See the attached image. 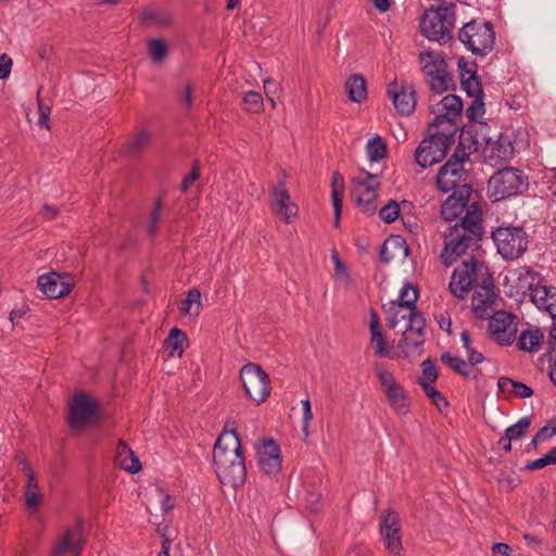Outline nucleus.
Instances as JSON below:
<instances>
[{
  "label": "nucleus",
  "instance_id": "60",
  "mask_svg": "<svg viewBox=\"0 0 556 556\" xmlns=\"http://www.w3.org/2000/svg\"><path fill=\"white\" fill-rule=\"evenodd\" d=\"M331 256L334 263V270L338 276L344 277L346 280L351 279L350 273L345 266V264L339 257V254L336 249L332 250Z\"/></svg>",
  "mask_w": 556,
  "mask_h": 556
},
{
  "label": "nucleus",
  "instance_id": "57",
  "mask_svg": "<svg viewBox=\"0 0 556 556\" xmlns=\"http://www.w3.org/2000/svg\"><path fill=\"white\" fill-rule=\"evenodd\" d=\"M199 177H200V165H199L198 161H194L190 173L184 177V179L179 186V190L181 192H187L189 190V188L191 187V185L195 180L199 179Z\"/></svg>",
  "mask_w": 556,
  "mask_h": 556
},
{
  "label": "nucleus",
  "instance_id": "46",
  "mask_svg": "<svg viewBox=\"0 0 556 556\" xmlns=\"http://www.w3.org/2000/svg\"><path fill=\"white\" fill-rule=\"evenodd\" d=\"M466 214L459 219H469L470 224H473L478 230H484L482 226V210L478 202L467 203Z\"/></svg>",
  "mask_w": 556,
  "mask_h": 556
},
{
  "label": "nucleus",
  "instance_id": "4",
  "mask_svg": "<svg viewBox=\"0 0 556 556\" xmlns=\"http://www.w3.org/2000/svg\"><path fill=\"white\" fill-rule=\"evenodd\" d=\"M456 5L443 2L438 7L431 5L420 17V31L431 41L445 45L453 39L456 22Z\"/></svg>",
  "mask_w": 556,
  "mask_h": 556
},
{
  "label": "nucleus",
  "instance_id": "35",
  "mask_svg": "<svg viewBox=\"0 0 556 556\" xmlns=\"http://www.w3.org/2000/svg\"><path fill=\"white\" fill-rule=\"evenodd\" d=\"M419 298V288L412 283H406L400 292V296L397 300L391 301V303L396 304L400 307L406 309H415L416 303Z\"/></svg>",
  "mask_w": 556,
  "mask_h": 556
},
{
  "label": "nucleus",
  "instance_id": "33",
  "mask_svg": "<svg viewBox=\"0 0 556 556\" xmlns=\"http://www.w3.org/2000/svg\"><path fill=\"white\" fill-rule=\"evenodd\" d=\"M118 464L119 467L130 473H137L141 470V463L134 451L123 441L118 443Z\"/></svg>",
  "mask_w": 556,
  "mask_h": 556
},
{
  "label": "nucleus",
  "instance_id": "24",
  "mask_svg": "<svg viewBox=\"0 0 556 556\" xmlns=\"http://www.w3.org/2000/svg\"><path fill=\"white\" fill-rule=\"evenodd\" d=\"M530 291L531 300L539 309L548 312L552 318L556 316V287L536 285L531 286Z\"/></svg>",
  "mask_w": 556,
  "mask_h": 556
},
{
  "label": "nucleus",
  "instance_id": "20",
  "mask_svg": "<svg viewBox=\"0 0 556 556\" xmlns=\"http://www.w3.org/2000/svg\"><path fill=\"white\" fill-rule=\"evenodd\" d=\"M271 195V210L274 214L286 224H289L291 217L296 216L299 210L296 204L291 201L285 181H280L273 188Z\"/></svg>",
  "mask_w": 556,
  "mask_h": 556
},
{
  "label": "nucleus",
  "instance_id": "28",
  "mask_svg": "<svg viewBox=\"0 0 556 556\" xmlns=\"http://www.w3.org/2000/svg\"><path fill=\"white\" fill-rule=\"evenodd\" d=\"M369 328H370V336H371L370 343L372 344V346L375 349V354L379 357L387 356L388 351H389V345L386 340L384 333L381 330L378 315L374 309L370 312Z\"/></svg>",
  "mask_w": 556,
  "mask_h": 556
},
{
  "label": "nucleus",
  "instance_id": "8",
  "mask_svg": "<svg viewBox=\"0 0 556 556\" xmlns=\"http://www.w3.org/2000/svg\"><path fill=\"white\" fill-rule=\"evenodd\" d=\"M455 131L451 134L437 131L424 138L415 150V161L421 168H427L445 159L454 144Z\"/></svg>",
  "mask_w": 556,
  "mask_h": 556
},
{
  "label": "nucleus",
  "instance_id": "17",
  "mask_svg": "<svg viewBox=\"0 0 556 556\" xmlns=\"http://www.w3.org/2000/svg\"><path fill=\"white\" fill-rule=\"evenodd\" d=\"M74 287V278L67 273L50 271L38 278L39 290L51 300L67 295Z\"/></svg>",
  "mask_w": 556,
  "mask_h": 556
},
{
  "label": "nucleus",
  "instance_id": "38",
  "mask_svg": "<svg viewBox=\"0 0 556 556\" xmlns=\"http://www.w3.org/2000/svg\"><path fill=\"white\" fill-rule=\"evenodd\" d=\"M418 384L422 388L425 394L431 400L432 404L438 407L440 412L448 407L446 397L432 384L425 379L418 378Z\"/></svg>",
  "mask_w": 556,
  "mask_h": 556
},
{
  "label": "nucleus",
  "instance_id": "61",
  "mask_svg": "<svg viewBox=\"0 0 556 556\" xmlns=\"http://www.w3.org/2000/svg\"><path fill=\"white\" fill-rule=\"evenodd\" d=\"M13 66L12 59L7 54L3 53L0 55V79H7L10 74Z\"/></svg>",
  "mask_w": 556,
  "mask_h": 556
},
{
  "label": "nucleus",
  "instance_id": "27",
  "mask_svg": "<svg viewBox=\"0 0 556 556\" xmlns=\"http://www.w3.org/2000/svg\"><path fill=\"white\" fill-rule=\"evenodd\" d=\"M153 134L146 128L136 131L125 144V152L130 157L140 156L151 144Z\"/></svg>",
  "mask_w": 556,
  "mask_h": 556
},
{
  "label": "nucleus",
  "instance_id": "39",
  "mask_svg": "<svg viewBox=\"0 0 556 556\" xmlns=\"http://www.w3.org/2000/svg\"><path fill=\"white\" fill-rule=\"evenodd\" d=\"M366 153L370 162H378L387 156V143L380 136H376L368 140L366 144Z\"/></svg>",
  "mask_w": 556,
  "mask_h": 556
},
{
  "label": "nucleus",
  "instance_id": "43",
  "mask_svg": "<svg viewBox=\"0 0 556 556\" xmlns=\"http://www.w3.org/2000/svg\"><path fill=\"white\" fill-rule=\"evenodd\" d=\"M531 426V416L519 419L515 425L509 426L505 430L507 439L518 440L522 438Z\"/></svg>",
  "mask_w": 556,
  "mask_h": 556
},
{
  "label": "nucleus",
  "instance_id": "1",
  "mask_svg": "<svg viewBox=\"0 0 556 556\" xmlns=\"http://www.w3.org/2000/svg\"><path fill=\"white\" fill-rule=\"evenodd\" d=\"M472 288H475L471 299L472 312L476 318L484 319L486 308L495 303L497 293L489 266L475 256H470L454 268L448 283L451 293L458 299H465Z\"/></svg>",
  "mask_w": 556,
  "mask_h": 556
},
{
  "label": "nucleus",
  "instance_id": "40",
  "mask_svg": "<svg viewBox=\"0 0 556 556\" xmlns=\"http://www.w3.org/2000/svg\"><path fill=\"white\" fill-rule=\"evenodd\" d=\"M407 319L408 325L405 330L406 332L425 336L426 318L424 314L417 309V307L415 309H409Z\"/></svg>",
  "mask_w": 556,
  "mask_h": 556
},
{
  "label": "nucleus",
  "instance_id": "48",
  "mask_svg": "<svg viewBox=\"0 0 556 556\" xmlns=\"http://www.w3.org/2000/svg\"><path fill=\"white\" fill-rule=\"evenodd\" d=\"M245 110L250 113H260L263 111L264 101L261 93L256 91L245 92L243 96Z\"/></svg>",
  "mask_w": 556,
  "mask_h": 556
},
{
  "label": "nucleus",
  "instance_id": "10",
  "mask_svg": "<svg viewBox=\"0 0 556 556\" xmlns=\"http://www.w3.org/2000/svg\"><path fill=\"white\" fill-rule=\"evenodd\" d=\"M100 405L89 394L75 393L68 404L67 425L71 430L78 431L99 416Z\"/></svg>",
  "mask_w": 556,
  "mask_h": 556
},
{
  "label": "nucleus",
  "instance_id": "12",
  "mask_svg": "<svg viewBox=\"0 0 556 556\" xmlns=\"http://www.w3.org/2000/svg\"><path fill=\"white\" fill-rule=\"evenodd\" d=\"M379 533L383 539L387 551L400 556L402 546V529L399 514L392 508H386L380 515Z\"/></svg>",
  "mask_w": 556,
  "mask_h": 556
},
{
  "label": "nucleus",
  "instance_id": "56",
  "mask_svg": "<svg viewBox=\"0 0 556 556\" xmlns=\"http://www.w3.org/2000/svg\"><path fill=\"white\" fill-rule=\"evenodd\" d=\"M162 208V200L157 199L154 203L153 210L150 213V220L148 225V233L151 237H154L157 232V222L160 219Z\"/></svg>",
  "mask_w": 556,
  "mask_h": 556
},
{
  "label": "nucleus",
  "instance_id": "54",
  "mask_svg": "<svg viewBox=\"0 0 556 556\" xmlns=\"http://www.w3.org/2000/svg\"><path fill=\"white\" fill-rule=\"evenodd\" d=\"M201 304V293L197 288L188 291L186 299L181 302L179 311L181 314H190L192 304Z\"/></svg>",
  "mask_w": 556,
  "mask_h": 556
},
{
  "label": "nucleus",
  "instance_id": "62",
  "mask_svg": "<svg viewBox=\"0 0 556 556\" xmlns=\"http://www.w3.org/2000/svg\"><path fill=\"white\" fill-rule=\"evenodd\" d=\"M179 101L187 111L191 109L193 102V90L190 84H186L184 86L182 92L179 96Z\"/></svg>",
  "mask_w": 556,
  "mask_h": 556
},
{
  "label": "nucleus",
  "instance_id": "37",
  "mask_svg": "<svg viewBox=\"0 0 556 556\" xmlns=\"http://www.w3.org/2000/svg\"><path fill=\"white\" fill-rule=\"evenodd\" d=\"M361 173L364 174L365 178L354 177L352 178V184L354 186L363 187L366 191V193H374L376 192L380 186L381 182L379 178L381 177L382 173H370L364 168L361 169Z\"/></svg>",
  "mask_w": 556,
  "mask_h": 556
},
{
  "label": "nucleus",
  "instance_id": "3",
  "mask_svg": "<svg viewBox=\"0 0 556 556\" xmlns=\"http://www.w3.org/2000/svg\"><path fill=\"white\" fill-rule=\"evenodd\" d=\"M469 219L456 222L447 228L444 236V248L441 253L442 263L445 266L452 265L465 254L467 250L481 249L480 242L484 238V230H478Z\"/></svg>",
  "mask_w": 556,
  "mask_h": 556
},
{
  "label": "nucleus",
  "instance_id": "45",
  "mask_svg": "<svg viewBox=\"0 0 556 556\" xmlns=\"http://www.w3.org/2000/svg\"><path fill=\"white\" fill-rule=\"evenodd\" d=\"M541 362L547 361L552 364L548 371L549 380L556 386V340L548 338L546 352L541 356Z\"/></svg>",
  "mask_w": 556,
  "mask_h": 556
},
{
  "label": "nucleus",
  "instance_id": "42",
  "mask_svg": "<svg viewBox=\"0 0 556 556\" xmlns=\"http://www.w3.org/2000/svg\"><path fill=\"white\" fill-rule=\"evenodd\" d=\"M401 206L397 201L389 200L379 211V217L386 223L395 222L401 215Z\"/></svg>",
  "mask_w": 556,
  "mask_h": 556
},
{
  "label": "nucleus",
  "instance_id": "5",
  "mask_svg": "<svg viewBox=\"0 0 556 556\" xmlns=\"http://www.w3.org/2000/svg\"><path fill=\"white\" fill-rule=\"evenodd\" d=\"M458 39L473 54L484 56L495 45L493 24L483 20H472L458 30Z\"/></svg>",
  "mask_w": 556,
  "mask_h": 556
},
{
  "label": "nucleus",
  "instance_id": "50",
  "mask_svg": "<svg viewBox=\"0 0 556 556\" xmlns=\"http://www.w3.org/2000/svg\"><path fill=\"white\" fill-rule=\"evenodd\" d=\"M368 194L369 197L367 199H364L362 195H356L355 202L362 208V212L368 215H374L377 211L378 195L376 192Z\"/></svg>",
  "mask_w": 556,
  "mask_h": 556
},
{
  "label": "nucleus",
  "instance_id": "6",
  "mask_svg": "<svg viewBox=\"0 0 556 556\" xmlns=\"http://www.w3.org/2000/svg\"><path fill=\"white\" fill-rule=\"evenodd\" d=\"M491 237L504 260H517L528 249V235L521 226H498Z\"/></svg>",
  "mask_w": 556,
  "mask_h": 556
},
{
  "label": "nucleus",
  "instance_id": "63",
  "mask_svg": "<svg viewBox=\"0 0 556 556\" xmlns=\"http://www.w3.org/2000/svg\"><path fill=\"white\" fill-rule=\"evenodd\" d=\"M25 500L28 508H36L40 505L42 495L37 490H26Z\"/></svg>",
  "mask_w": 556,
  "mask_h": 556
},
{
  "label": "nucleus",
  "instance_id": "30",
  "mask_svg": "<svg viewBox=\"0 0 556 556\" xmlns=\"http://www.w3.org/2000/svg\"><path fill=\"white\" fill-rule=\"evenodd\" d=\"M408 333L409 332L403 331L397 343V349L402 351L404 358L415 354L419 355L422 352L425 343V336Z\"/></svg>",
  "mask_w": 556,
  "mask_h": 556
},
{
  "label": "nucleus",
  "instance_id": "52",
  "mask_svg": "<svg viewBox=\"0 0 556 556\" xmlns=\"http://www.w3.org/2000/svg\"><path fill=\"white\" fill-rule=\"evenodd\" d=\"M38 93H40V89L38 90ZM37 103H38V125L42 128H50V114H51V106L40 98L39 94H37Z\"/></svg>",
  "mask_w": 556,
  "mask_h": 556
},
{
  "label": "nucleus",
  "instance_id": "49",
  "mask_svg": "<svg viewBox=\"0 0 556 556\" xmlns=\"http://www.w3.org/2000/svg\"><path fill=\"white\" fill-rule=\"evenodd\" d=\"M556 464V446L553 447L548 453H546L544 456L536 458L534 460H529L526 464V469L528 470H539L542 469L548 465H555Z\"/></svg>",
  "mask_w": 556,
  "mask_h": 556
},
{
  "label": "nucleus",
  "instance_id": "16",
  "mask_svg": "<svg viewBox=\"0 0 556 556\" xmlns=\"http://www.w3.org/2000/svg\"><path fill=\"white\" fill-rule=\"evenodd\" d=\"M481 140L485 143L483 153L490 162L508 161L514 155V146L507 135L500 134L496 140L486 135L489 125L485 122L479 123Z\"/></svg>",
  "mask_w": 556,
  "mask_h": 556
},
{
  "label": "nucleus",
  "instance_id": "19",
  "mask_svg": "<svg viewBox=\"0 0 556 556\" xmlns=\"http://www.w3.org/2000/svg\"><path fill=\"white\" fill-rule=\"evenodd\" d=\"M452 190L453 193L441 205V217L447 222H452L463 214L471 197L472 187L469 184H464Z\"/></svg>",
  "mask_w": 556,
  "mask_h": 556
},
{
  "label": "nucleus",
  "instance_id": "26",
  "mask_svg": "<svg viewBox=\"0 0 556 556\" xmlns=\"http://www.w3.org/2000/svg\"><path fill=\"white\" fill-rule=\"evenodd\" d=\"M345 190V182L343 176L339 172H334L331 177V201L333 205V227L340 226V218L342 213V199Z\"/></svg>",
  "mask_w": 556,
  "mask_h": 556
},
{
  "label": "nucleus",
  "instance_id": "14",
  "mask_svg": "<svg viewBox=\"0 0 556 556\" xmlns=\"http://www.w3.org/2000/svg\"><path fill=\"white\" fill-rule=\"evenodd\" d=\"M387 94L391 99L395 111L403 116H409L416 109V91L413 85L396 79L387 87Z\"/></svg>",
  "mask_w": 556,
  "mask_h": 556
},
{
  "label": "nucleus",
  "instance_id": "55",
  "mask_svg": "<svg viewBox=\"0 0 556 556\" xmlns=\"http://www.w3.org/2000/svg\"><path fill=\"white\" fill-rule=\"evenodd\" d=\"M422 367V377L430 384L434 383L438 380V369L434 365V361L432 358H427L421 363Z\"/></svg>",
  "mask_w": 556,
  "mask_h": 556
},
{
  "label": "nucleus",
  "instance_id": "13",
  "mask_svg": "<svg viewBox=\"0 0 556 556\" xmlns=\"http://www.w3.org/2000/svg\"><path fill=\"white\" fill-rule=\"evenodd\" d=\"M516 318L515 314L505 311L494 313L488 325L492 339L501 345H511L517 334Z\"/></svg>",
  "mask_w": 556,
  "mask_h": 556
},
{
  "label": "nucleus",
  "instance_id": "64",
  "mask_svg": "<svg viewBox=\"0 0 556 556\" xmlns=\"http://www.w3.org/2000/svg\"><path fill=\"white\" fill-rule=\"evenodd\" d=\"M556 434V426H544L536 432V440H541V442L552 438Z\"/></svg>",
  "mask_w": 556,
  "mask_h": 556
},
{
  "label": "nucleus",
  "instance_id": "41",
  "mask_svg": "<svg viewBox=\"0 0 556 556\" xmlns=\"http://www.w3.org/2000/svg\"><path fill=\"white\" fill-rule=\"evenodd\" d=\"M453 83V77L448 72H444L438 77L428 79V86L437 93H443L450 89V84ZM456 87L452 84L451 90H455Z\"/></svg>",
  "mask_w": 556,
  "mask_h": 556
},
{
  "label": "nucleus",
  "instance_id": "7",
  "mask_svg": "<svg viewBox=\"0 0 556 556\" xmlns=\"http://www.w3.org/2000/svg\"><path fill=\"white\" fill-rule=\"evenodd\" d=\"M528 177L515 167H505L494 173L489 180V190L495 201L504 200L528 190Z\"/></svg>",
  "mask_w": 556,
  "mask_h": 556
},
{
  "label": "nucleus",
  "instance_id": "44",
  "mask_svg": "<svg viewBox=\"0 0 556 556\" xmlns=\"http://www.w3.org/2000/svg\"><path fill=\"white\" fill-rule=\"evenodd\" d=\"M168 54V48L164 39L156 38L149 41V55L154 62L163 61Z\"/></svg>",
  "mask_w": 556,
  "mask_h": 556
},
{
  "label": "nucleus",
  "instance_id": "34",
  "mask_svg": "<svg viewBox=\"0 0 556 556\" xmlns=\"http://www.w3.org/2000/svg\"><path fill=\"white\" fill-rule=\"evenodd\" d=\"M511 387V392L520 399H528L533 395V389L520 381L514 380L509 377H501L497 380V388L501 392H506Z\"/></svg>",
  "mask_w": 556,
  "mask_h": 556
},
{
  "label": "nucleus",
  "instance_id": "2",
  "mask_svg": "<svg viewBox=\"0 0 556 556\" xmlns=\"http://www.w3.org/2000/svg\"><path fill=\"white\" fill-rule=\"evenodd\" d=\"M228 425L216 440L213 462L219 482L237 489L245 481L247 468L240 437L233 427L228 430Z\"/></svg>",
  "mask_w": 556,
  "mask_h": 556
},
{
  "label": "nucleus",
  "instance_id": "18",
  "mask_svg": "<svg viewBox=\"0 0 556 556\" xmlns=\"http://www.w3.org/2000/svg\"><path fill=\"white\" fill-rule=\"evenodd\" d=\"M258 466L265 475H276L281 469L280 446L274 439H262L256 445Z\"/></svg>",
  "mask_w": 556,
  "mask_h": 556
},
{
  "label": "nucleus",
  "instance_id": "31",
  "mask_svg": "<svg viewBox=\"0 0 556 556\" xmlns=\"http://www.w3.org/2000/svg\"><path fill=\"white\" fill-rule=\"evenodd\" d=\"M419 61L425 76H431L437 71L447 70V63L441 53L435 51L420 52Z\"/></svg>",
  "mask_w": 556,
  "mask_h": 556
},
{
  "label": "nucleus",
  "instance_id": "47",
  "mask_svg": "<svg viewBox=\"0 0 556 556\" xmlns=\"http://www.w3.org/2000/svg\"><path fill=\"white\" fill-rule=\"evenodd\" d=\"M442 109L448 115H459L463 111V100L456 94H447L441 101Z\"/></svg>",
  "mask_w": 556,
  "mask_h": 556
},
{
  "label": "nucleus",
  "instance_id": "9",
  "mask_svg": "<svg viewBox=\"0 0 556 556\" xmlns=\"http://www.w3.org/2000/svg\"><path fill=\"white\" fill-rule=\"evenodd\" d=\"M239 376L247 395L253 402L261 404L266 401L270 394V379L258 364H245Z\"/></svg>",
  "mask_w": 556,
  "mask_h": 556
},
{
  "label": "nucleus",
  "instance_id": "58",
  "mask_svg": "<svg viewBox=\"0 0 556 556\" xmlns=\"http://www.w3.org/2000/svg\"><path fill=\"white\" fill-rule=\"evenodd\" d=\"M301 404H302V409H303L302 431H303L305 438H307L309 434V432H308L309 421L313 419L311 401L308 399L302 400Z\"/></svg>",
  "mask_w": 556,
  "mask_h": 556
},
{
  "label": "nucleus",
  "instance_id": "51",
  "mask_svg": "<svg viewBox=\"0 0 556 556\" xmlns=\"http://www.w3.org/2000/svg\"><path fill=\"white\" fill-rule=\"evenodd\" d=\"M483 98L484 96L473 97V101L467 108L466 115L470 122H476L478 116H482L485 113Z\"/></svg>",
  "mask_w": 556,
  "mask_h": 556
},
{
  "label": "nucleus",
  "instance_id": "15",
  "mask_svg": "<svg viewBox=\"0 0 556 556\" xmlns=\"http://www.w3.org/2000/svg\"><path fill=\"white\" fill-rule=\"evenodd\" d=\"M467 161V154L453 153L443 164L437 174V188L446 193L457 187L464 174V163Z\"/></svg>",
  "mask_w": 556,
  "mask_h": 556
},
{
  "label": "nucleus",
  "instance_id": "23",
  "mask_svg": "<svg viewBox=\"0 0 556 556\" xmlns=\"http://www.w3.org/2000/svg\"><path fill=\"white\" fill-rule=\"evenodd\" d=\"M481 139V131L479 128V124H470L466 125L460 129V134L458 137L457 146L453 153L460 154L465 153L467 154V160L469 159L470 154L478 151Z\"/></svg>",
  "mask_w": 556,
  "mask_h": 556
},
{
  "label": "nucleus",
  "instance_id": "59",
  "mask_svg": "<svg viewBox=\"0 0 556 556\" xmlns=\"http://www.w3.org/2000/svg\"><path fill=\"white\" fill-rule=\"evenodd\" d=\"M320 500H321L320 493L307 492L305 495L306 508L313 514L318 513L320 510Z\"/></svg>",
  "mask_w": 556,
  "mask_h": 556
},
{
  "label": "nucleus",
  "instance_id": "53",
  "mask_svg": "<svg viewBox=\"0 0 556 556\" xmlns=\"http://www.w3.org/2000/svg\"><path fill=\"white\" fill-rule=\"evenodd\" d=\"M386 306L387 305H383V308L388 314L387 325L390 329H394L401 319L407 318V315L400 316V309L402 307L397 306L396 304L390 302L388 308H386Z\"/></svg>",
  "mask_w": 556,
  "mask_h": 556
},
{
  "label": "nucleus",
  "instance_id": "36",
  "mask_svg": "<svg viewBox=\"0 0 556 556\" xmlns=\"http://www.w3.org/2000/svg\"><path fill=\"white\" fill-rule=\"evenodd\" d=\"M188 341L187 333L178 328L170 329L165 340L166 350L170 356H181L184 353V343Z\"/></svg>",
  "mask_w": 556,
  "mask_h": 556
},
{
  "label": "nucleus",
  "instance_id": "25",
  "mask_svg": "<svg viewBox=\"0 0 556 556\" xmlns=\"http://www.w3.org/2000/svg\"><path fill=\"white\" fill-rule=\"evenodd\" d=\"M544 342V333L538 328L522 330L517 339V349L522 352L534 353Z\"/></svg>",
  "mask_w": 556,
  "mask_h": 556
},
{
  "label": "nucleus",
  "instance_id": "32",
  "mask_svg": "<svg viewBox=\"0 0 556 556\" xmlns=\"http://www.w3.org/2000/svg\"><path fill=\"white\" fill-rule=\"evenodd\" d=\"M345 89L352 102L361 103L367 99L366 80L361 74L351 75L345 83Z\"/></svg>",
  "mask_w": 556,
  "mask_h": 556
},
{
  "label": "nucleus",
  "instance_id": "29",
  "mask_svg": "<svg viewBox=\"0 0 556 556\" xmlns=\"http://www.w3.org/2000/svg\"><path fill=\"white\" fill-rule=\"evenodd\" d=\"M440 359L444 365L465 379L477 380L481 374L479 369H471L462 357L454 356L450 352H443Z\"/></svg>",
  "mask_w": 556,
  "mask_h": 556
},
{
  "label": "nucleus",
  "instance_id": "22",
  "mask_svg": "<svg viewBox=\"0 0 556 556\" xmlns=\"http://www.w3.org/2000/svg\"><path fill=\"white\" fill-rule=\"evenodd\" d=\"M83 528V520H79L75 527L67 528L62 539L53 547V556H63L68 549L73 551L74 556H80L84 545Z\"/></svg>",
  "mask_w": 556,
  "mask_h": 556
},
{
  "label": "nucleus",
  "instance_id": "11",
  "mask_svg": "<svg viewBox=\"0 0 556 556\" xmlns=\"http://www.w3.org/2000/svg\"><path fill=\"white\" fill-rule=\"evenodd\" d=\"M377 378L389 405L396 414L407 415L410 412L408 393L404 387L396 381L394 375L382 367H377Z\"/></svg>",
  "mask_w": 556,
  "mask_h": 556
},
{
  "label": "nucleus",
  "instance_id": "21",
  "mask_svg": "<svg viewBox=\"0 0 556 556\" xmlns=\"http://www.w3.org/2000/svg\"><path fill=\"white\" fill-rule=\"evenodd\" d=\"M468 62L464 56H460L457 62L459 72V79L462 89L469 98L484 96L481 78L478 76V65L473 61L471 67H468Z\"/></svg>",
  "mask_w": 556,
  "mask_h": 556
}]
</instances>
